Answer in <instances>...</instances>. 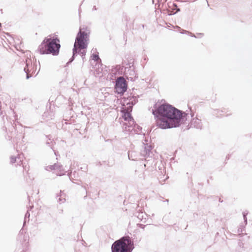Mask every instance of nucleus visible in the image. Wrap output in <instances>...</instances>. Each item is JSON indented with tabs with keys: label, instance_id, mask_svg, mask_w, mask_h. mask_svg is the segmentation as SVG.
<instances>
[{
	"label": "nucleus",
	"instance_id": "obj_1",
	"mask_svg": "<svg viewBox=\"0 0 252 252\" xmlns=\"http://www.w3.org/2000/svg\"><path fill=\"white\" fill-rule=\"evenodd\" d=\"M156 117L157 126L162 129L179 126L184 121L186 114L172 105L164 103L153 110Z\"/></svg>",
	"mask_w": 252,
	"mask_h": 252
},
{
	"label": "nucleus",
	"instance_id": "obj_2",
	"mask_svg": "<svg viewBox=\"0 0 252 252\" xmlns=\"http://www.w3.org/2000/svg\"><path fill=\"white\" fill-rule=\"evenodd\" d=\"M60 47V40L58 38H46L39 45L37 51L40 54L57 55Z\"/></svg>",
	"mask_w": 252,
	"mask_h": 252
},
{
	"label": "nucleus",
	"instance_id": "obj_3",
	"mask_svg": "<svg viewBox=\"0 0 252 252\" xmlns=\"http://www.w3.org/2000/svg\"><path fill=\"white\" fill-rule=\"evenodd\" d=\"M90 31L87 27L80 29L74 45L73 54L81 52L82 56L86 53L85 49L87 48Z\"/></svg>",
	"mask_w": 252,
	"mask_h": 252
},
{
	"label": "nucleus",
	"instance_id": "obj_4",
	"mask_svg": "<svg viewBox=\"0 0 252 252\" xmlns=\"http://www.w3.org/2000/svg\"><path fill=\"white\" fill-rule=\"evenodd\" d=\"M132 245V241L129 237H124L113 243L112 252H128Z\"/></svg>",
	"mask_w": 252,
	"mask_h": 252
},
{
	"label": "nucleus",
	"instance_id": "obj_5",
	"mask_svg": "<svg viewBox=\"0 0 252 252\" xmlns=\"http://www.w3.org/2000/svg\"><path fill=\"white\" fill-rule=\"evenodd\" d=\"M115 89L118 94H123L127 90L126 81L122 77L118 78L116 81Z\"/></svg>",
	"mask_w": 252,
	"mask_h": 252
},
{
	"label": "nucleus",
	"instance_id": "obj_6",
	"mask_svg": "<svg viewBox=\"0 0 252 252\" xmlns=\"http://www.w3.org/2000/svg\"><path fill=\"white\" fill-rule=\"evenodd\" d=\"M132 111V106L129 105L127 107V109L124 108L123 111L124 112V114L123 115V118L126 121H128V122H133L132 118L131 116V114H130V112Z\"/></svg>",
	"mask_w": 252,
	"mask_h": 252
},
{
	"label": "nucleus",
	"instance_id": "obj_7",
	"mask_svg": "<svg viewBox=\"0 0 252 252\" xmlns=\"http://www.w3.org/2000/svg\"><path fill=\"white\" fill-rule=\"evenodd\" d=\"M91 58L93 60H94L96 62H101L100 59L97 54H93L91 56Z\"/></svg>",
	"mask_w": 252,
	"mask_h": 252
},
{
	"label": "nucleus",
	"instance_id": "obj_8",
	"mask_svg": "<svg viewBox=\"0 0 252 252\" xmlns=\"http://www.w3.org/2000/svg\"><path fill=\"white\" fill-rule=\"evenodd\" d=\"M27 77H29V75H31V72H32L31 73H32L33 72V70L32 71V70L31 69L30 70V65L29 64H27Z\"/></svg>",
	"mask_w": 252,
	"mask_h": 252
},
{
	"label": "nucleus",
	"instance_id": "obj_9",
	"mask_svg": "<svg viewBox=\"0 0 252 252\" xmlns=\"http://www.w3.org/2000/svg\"><path fill=\"white\" fill-rule=\"evenodd\" d=\"M16 158L15 157H11L10 158V162L12 163H14L16 162Z\"/></svg>",
	"mask_w": 252,
	"mask_h": 252
},
{
	"label": "nucleus",
	"instance_id": "obj_10",
	"mask_svg": "<svg viewBox=\"0 0 252 252\" xmlns=\"http://www.w3.org/2000/svg\"><path fill=\"white\" fill-rule=\"evenodd\" d=\"M228 115H225V116H227ZM222 116H224V115H222Z\"/></svg>",
	"mask_w": 252,
	"mask_h": 252
}]
</instances>
